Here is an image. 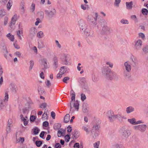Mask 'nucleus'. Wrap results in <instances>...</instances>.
Returning <instances> with one entry per match:
<instances>
[{"instance_id": "obj_1", "label": "nucleus", "mask_w": 148, "mask_h": 148, "mask_svg": "<svg viewBox=\"0 0 148 148\" xmlns=\"http://www.w3.org/2000/svg\"><path fill=\"white\" fill-rule=\"evenodd\" d=\"M102 71V74L107 79L112 80L118 79L117 74L108 67H103Z\"/></svg>"}, {"instance_id": "obj_2", "label": "nucleus", "mask_w": 148, "mask_h": 148, "mask_svg": "<svg viewBox=\"0 0 148 148\" xmlns=\"http://www.w3.org/2000/svg\"><path fill=\"white\" fill-rule=\"evenodd\" d=\"M71 100L70 103V112L71 114L73 113L75 110L78 111L79 109V103L78 100L75 101V96H72Z\"/></svg>"}, {"instance_id": "obj_3", "label": "nucleus", "mask_w": 148, "mask_h": 148, "mask_svg": "<svg viewBox=\"0 0 148 148\" xmlns=\"http://www.w3.org/2000/svg\"><path fill=\"white\" fill-rule=\"evenodd\" d=\"M120 132L122 136L125 138H127L131 134V131L126 127H122L120 130Z\"/></svg>"}, {"instance_id": "obj_4", "label": "nucleus", "mask_w": 148, "mask_h": 148, "mask_svg": "<svg viewBox=\"0 0 148 148\" xmlns=\"http://www.w3.org/2000/svg\"><path fill=\"white\" fill-rule=\"evenodd\" d=\"M147 128V126L145 124H141L133 127L134 129L136 130H138L142 132H144L146 130Z\"/></svg>"}, {"instance_id": "obj_5", "label": "nucleus", "mask_w": 148, "mask_h": 148, "mask_svg": "<svg viewBox=\"0 0 148 148\" xmlns=\"http://www.w3.org/2000/svg\"><path fill=\"white\" fill-rule=\"evenodd\" d=\"M45 12L46 14L48 17L50 18H51L56 14V11L54 8H52L49 10H45Z\"/></svg>"}, {"instance_id": "obj_6", "label": "nucleus", "mask_w": 148, "mask_h": 148, "mask_svg": "<svg viewBox=\"0 0 148 148\" xmlns=\"http://www.w3.org/2000/svg\"><path fill=\"white\" fill-rule=\"evenodd\" d=\"M134 49L137 51H138L140 49L142 46V41L140 39L136 40L134 41Z\"/></svg>"}, {"instance_id": "obj_7", "label": "nucleus", "mask_w": 148, "mask_h": 148, "mask_svg": "<svg viewBox=\"0 0 148 148\" xmlns=\"http://www.w3.org/2000/svg\"><path fill=\"white\" fill-rule=\"evenodd\" d=\"M127 118L125 116L122 115L121 114H115L114 116V120L117 119L120 122H123V119H126Z\"/></svg>"}, {"instance_id": "obj_8", "label": "nucleus", "mask_w": 148, "mask_h": 148, "mask_svg": "<svg viewBox=\"0 0 148 148\" xmlns=\"http://www.w3.org/2000/svg\"><path fill=\"white\" fill-rule=\"evenodd\" d=\"M78 23L80 29L83 32L87 28H86V25L83 20H79L78 21Z\"/></svg>"}, {"instance_id": "obj_9", "label": "nucleus", "mask_w": 148, "mask_h": 148, "mask_svg": "<svg viewBox=\"0 0 148 148\" xmlns=\"http://www.w3.org/2000/svg\"><path fill=\"white\" fill-rule=\"evenodd\" d=\"M32 104V102L28 103L26 105V107L23 109V112L24 114H28L29 109L31 108V105Z\"/></svg>"}, {"instance_id": "obj_10", "label": "nucleus", "mask_w": 148, "mask_h": 148, "mask_svg": "<svg viewBox=\"0 0 148 148\" xmlns=\"http://www.w3.org/2000/svg\"><path fill=\"white\" fill-rule=\"evenodd\" d=\"M110 28L105 24L103 26L101 32L102 34H105L110 32Z\"/></svg>"}, {"instance_id": "obj_11", "label": "nucleus", "mask_w": 148, "mask_h": 148, "mask_svg": "<svg viewBox=\"0 0 148 148\" xmlns=\"http://www.w3.org/2000/svg\"><path fill=\"white\" fill-rule=\"evenodd\" d=\"M114 115L113 112L111 111H109L107 113V116L111 122L114 121Z\"/></svg>"}, {"instance_id": "obj_12", "label": "nucleus", "mask_w": 148, "mask_h": 148, "mask_svg": "<svg viewBox=\"0 0 148 148\" xmlns=\"http://www.w3.org/2000/svg\"><path fill=\"white\" fill-rule=\"evenodd\" d=\"M100 127V125L99 123L95 124L93 126L92 130L91 131V132L92 133V136L94 138L95 137H96V135H95V136L93 135V130H95V131H98V130H99Z\"/></svg>"}, {"instance_id": "obj_13", "label": "nucleus", "mask_w": 148, "mask_h": 148, "mask_svg": "<svg viewBox=\"0 0 148 148\" xmlns=\"http://www.w3.org/2000/svg\"><path fill=\"white\" fill-rule=\"evenodd\" d=\"M124 66L125 67V69L124 70L131 71L132 70V66H131L129 64L128 62H125L124 64Z\"/></svg>"}, {"instance_id": "obj_14", "label": "nucleus", "mask_w": 148, "mask_h": 148, "mask_svg": "<svg viewBox=\"0 0 148 148\" xmlns=\"http://www.w3.org/2000/svg\"><path fill=\"white\" fill-rule=\"evenodd\" d=\"M130 71H126L124 70L123 71L124 77L126 79H129L130 77Z\"/></svg>"}, {"instance_id": "obj_15", "label": "nucleus", "mask_w": 148, "mask_h": 148, "mask_svg": "<svg viewBox=\"0 0 148 148\" xmlns=\"http://www.w3.org/2000/svg\"><path fill=\"white\" fill-rule=\"evenodd\" d=\"M17 20V15L16 14H15L12 18L11 22V25H10V27H12V25H14L15 24Z\"/></svg>"}, {"instance_id": "obj_16", "label": "nucleus", "mask_w": 148, "mask_h": 148, "mask_svg": "<svg viewBox=\"0 0 148 148\" xmlns=\"http://www.w3.org/2000/svg\"><path fill=\"white\" fill-rule=\"evenodd\" d=\"M134 108L132 106H130L127 107L126 110V113L128 114L134 112Z\"/></svg>"}, {"instance_id": "obj_17", "label": "nucleus", "mask_w": 148, "mask_h": 148, "mask_svg": "<svg viewBox=\"0 0 148 148\" xmlns=\"http://www.w3.org/2000/svg\"><path fill=\"white\" fill-rule=\"evenodd\" d=\"M78 81L81 85L84 84L87 82L86 79L85 77H80L78 79Z\"/></svg>"}, {"instance_id": "obj_18", "label": "nucleus", "mask_w": 148, "mask_h": 148, "mask_svg": "<svg viewBox=\"0 0 148 148\" xmlns=\"http://www.w3.org/2000/svg\"><path fill=\"white\" fill-rule=\"evenodd\" d=\"M82 89L84 90L85 91H87L89 90V88L87 82L83 84L81 86Z\"/></svg>"}, {"instance_id": "obj_19", "label": "nucleus", "mask_w": 148, "mask_h": 148, "mask_svg": "<svg viewBox=\"0 0 148 148\" xmlns=\"http://www.w3.org/2000/svg\"><path fill=\"white\" fill-rule=\"evenodd\" d=\"M126 8L128 10L132 9V8L133 2L131 1L129 2H126Z\"/></svg>"}, {"instance_id": "obj_20", "label": "nucleus", "mask_w": 148, "mask_h": 148, "mask_svg": "<svg viewBox=\"0 0 148 148\" xmlns=\"http://www.w3.org/2000/svg\"><path fill=\"white\" fill-rule=\"evenodd\" d=\"M37 32V30L34 27L32 28L30 31L29 33L30 35L33 36L36 34Z\"/></svg>"}, {"instance_id": "obj_21", "label": "nucleus", "mask_w": 148, "mask_h": 148, "mask_svg": "<svg viewBox=\"0 0 148 148\" xmlns=\"http://www.w3.org/2000/svg\"><path fill=\"white\" fill-rule=\"evenodd\" d=\"M41 64L43 65L44 69H46L47 68V60L46 59L43 58L41 60Z\"/></svg>"}, {"instance_id": "obj_22", "label": "nucleus", "mask_w": 148, "mask_h": 148, "mask_svg": "<svg viewBox=\"0 0 148 148\" xmlns=\"http://www.w3.org/2000/svg\"><path fill=\"white\" fill-rule=\"evenodd\" d=\"M68 69L66 66H62L60 69V72L62 74H64L67 71Z\"/></svg>"}, {"instance_id": "obj_23", "label": "nucleus", "mask_w": 148, "mask_h": 148, "mask_svg": "<svg viewBox=\"0 0 148 148\" xmlns=\"http://www.w3.org/2000/svg\"><path fill=\"white\" fill-rule=\"evenodd\" d=\"M45 46L44 43L42 40H40L38 42V48L39 49H42Z\"/></svg>"}, {"instance_id": "obj_24", "label": "nucleus", "mask_w": 148, "mask_h": 148, "mask_svg": "<svg viewBox=\"0 0 148 148\" xmlns=\"http://www.w3.org/2000/svg\"><path fill=\"white\" fill-rule=\"evenodd\" d=\"M70 119V115L69 114H66L64 117V122L65 123H67L69 122Z\"/></svg>"}, {"instance_id": "obj_25", "label": "nucleus", "mask_w": 148, "mask_h": 148, "mask_svg": "<svg viewBox=\"0 0 148 148\" xmlns=\"http://www.w3.org/2000/svg\"><path fill=\"white\" fill-rule=\"evenodd\" d=\"M136 119L134 118H133L130 119H128L127 121L130 124L133 125H135Z\"/></svg>"}, {"instance_id": "obj_26", "label": "nucleus", "mask_w": 148, "mask_h": 148, "mask_svg": "<svg viewBox=\"0 0 148 148\" xmlns=\"http://www.w3.org/2000/svg\"><path fill=\"white\" fill-rule=\"evenodd\" d=\"M98 16V14L97 13L95 12V16L94 17V21H91V22L92 23H93V24L96 25H97V18Z\"/></svg>"}, {"instance_id": "obj_27", "label": "nucleus", "mask_w": 148, "mask_h": 148, "mask_svg": "<svg viewBox=\"0 0 148 148\" xmlns=\"http://www.w3.org/2000/svg\"><path fill=\"white\" fill-rule=\"evenodd\" d=\"M5 96L3 99V101L5 103L7 102L8 101L9 98V95L7 91H6L5 92Z\"/></svg>"}, {"instance_id": "obj_28", "label": "nucleus", "mask_w": 148, "mask_h": 148, "mask_svg": "<svg viewBox=\"0 0 148 148\" xmlns=\"http://www.w3.org/2000/svg\"><path fill=\"white\" fill-rule=\"evenodd\" d=\"M48 110L47 109H46L45 110L44 113L42 115V119H44L45 118V117H44V115H45L47 116V118L48 117Z\"/></svg>"}, {"instance_id": "obj_29", "label": "nucleus", "mask_w": 148, "mask_h": 148, "mask_svg": "<svg viewBox=\"0 0 148 148\" xmlns=\"http://www.w3.org/2000/svg\"><path fill=\"white\" fill-rule=\"evenodd\" d=\"M7 37L12 41H14V36L13 35H12L10 33H9L7 34Z\"/></svg>"}, {"instance_id": "obj_30", "label": "nucleus", "mask_w": 148, "mask_h": 148, "mask_svg": "<svg viewBox=\"0 0 148 148\" xmlns=\"http://www.w3.org/2000/svg\"><path fill=\"white\" fill-rule=\"evenodd\" d=\"M55 41L56 46L57 48L59 49H61L62 47V45L59 42L58 40H56Z\"/></svg>"}, {"instance_id": "obj_31", "label": "nucleus", "mask_w": 148, "mask_h": 148, "mask_svg": "<svg viewBox=\"0 0 148 148\" xmlns=\"http://www.w3.org/2000/svg\"><path fill=\"white\" fill-rule=\"evenodd\" d=\"M34 62L33 60H31L30 61V66L29 68V71H31L34 66Z\"/></svg>"}, {"instance_id": "obj_32", "label": "nucleus", "mask_w": 148, "mask_h": 148, "mask_svg": "<svg viewBox=\"0 0 148 148\" xmlns=\"http://www.w3.org/2000/svg\"><path fill=\"white\" fill-rule=\"evenodd\" d=\"M142 13L144 15H148V10L146 8H143L142 9Z\"/></svg>"}, {"instance_id": "obj_33", "label": "nucleus", "mask_w": 148, "mask_h": 148, "mask_svg": "<svg viewBox=\"0 0 148 148\" xmlns=\"http://www.w3.org/2000/svg\"><path fill=\"white\" fill-rule=\"evenodd\" d=\"M23 34V32L21 31V30H19L17 32V35L18 36L20 40L22 39V38L21 36V35Z\"/></svg>"}, {"instance_id": "obj_34", "label": "nucleus", "mask_w": 148, "mask_h": 148, "mask_svg": "<svg viewBox=\"0 0 148 148\" xmlns=\"http://www.w3.org/2000/svg\"><path fill=\"white\" fill-rule=\"evenodd\" d=\"M143 51L145 53H148V45H146L143 47L142 49Z\"/></svg>"}, {"instance_id": "obj_35", "label": "nucleus", "mask_w": 148, "mask_h": 148, "mask_svg": "<svg viewBox=\"0 0 148 148\" xmlns=\"http://www.w3.org/2000/svg\"><path fill=\"white\" fill-rule=\"evenodd\" d=\"M77 134H78V132L76 130H75L74 132L72 133V134L73 136V138H75V139L77 138L78 137V135H77Z\"/></svg>"}, {"instance_id": "obj_36", "label": "nucleus", "mask_w": 148, "mask_h": 148, "mask_svg": "<svg viewBox=\"0 0 148 148\" xmlns=\"http://www.w3.org/2000/svg\"><path fill=\"white\" fill-rule=\"evenodd\" d=\"M37 36L40 38H42L43 36V33L42 31H40L37 34Z\"/></svg>"}, {"instance_id": "obj_37", "label": "nucleus", "mask_w": 148, "mask_h": 148, "mask_svg": "<svg viewBox=\"0 0 148 148\" xmlns=\"http://www.w3.org/2000/svg\"><path fill=\"white\" fill-rule=\"evenodd\" d=\"M132 60L134 64H133L134 66H136V63L137 62V60L136 58L134 57L132 58Z\"/></svg>"}, {"instance_id": "obj_38", "label": "nucleus", "mask_w": 148, "mask_h": 148, "mask_svg": "<svg viewBox=\"0 0 148 148\" xmlns=\"http://www.w3.org/2000/svg\"><path fill=\"white\" fill-rule=\"evenodd\" d=\"M42 143V141L37 140L35 142L36 145L38 147H40Z\"/></svg>"}, {"instance_id": "obj_39", "label": "nucleus", "mask_w": 148, "mask_h": 148, "mask_svg": "<svg viewBox=\"0 0 148 148\" xmlns=\"http://www.w3.org/2000/svg\"><path fill=\"white\" fill-rule=\"evenodd\" d=\"M12 1L10 0L8 1L7 4V7L8 9L9 10L10 9L11 6L12 5Z\"/></svg>"}, {"instance_id": "obj_40", "label": "nucleus", "mask_w": 148, "mask_h": 148, "mask_svg": "<svg viewBox=\"0 0 148 148\" xmlns=\"http://www.w3.org/2000/svg\"><path fill=\"white\" fill-rule=\"evenodd\" d=\"M121 23L123 24H128L129 23L128 21L126 19H122L121 20Z\"/></svg>"}, {"instance_id": "obj_41", "label": "nucleus", "mask_w": 148, "mask_h": 148, "mask_svg": "<svg viewBox=\"0 0 148 148\" xmlns=\"http://www.w3.org/2000/svg\"><path fill=\"white\" fill-rule=\"evenodd\" d=\"M54 65L56 68L58 66V60L56 58H55L54 59Z\"/></svg>"}, {"instance_id": "obj_42", "label": "nucleus", "mask_w": 148, "mask_h": 148, "mask_svg": "<svg viewBox=\"0 0 148 148\" xmlns=\"http://www.w3.org/2000/svg\"><path fill=\"white\" fill-rule=\"evenodd\" d=\"M121 1V0H115L114 5L116 6L119 7Z\"/></svg>"}, {"instance_id": "obj_43", "label": "nucleus", "mask_w": 148, "mask_h": 148, "mask_svg": "<svg viewBox=\"0 0 148 148\" xmlns=\"http://www.w3.org/2000/svg\"><path fill=\"white\" fill-rule=\"evenodd\" d=\"M5 15V11L2 10H0V17H2Z\"/></svg>"}, {"instance_id": "obj_44", "label": "nucleus", "mask_w": 148, "mask_h": 148, "mask_svg": "<svg viewBox=\"0 0 148 148\" xmlns=\"http://www.w3.org/2000/svg\"><path fill=\"white\" fill-rule=\"evenodd\" d=\"M35 5L34 3H32V4L31 7H30V10L32 12H33L35 10Z\"/></svg>"}, {"instance_id": "obj_45", "label": "nucleus", "mask_w": 148, "mask_h": 148, "mask_svg": "<svg viewBox=\"0 0 148 148\" xmlns=\"http://www.w3.org/2000/svg\"><path fill=\"white\" fill-rule=\"evenodd\" d=\"M61 126L60 124L57 123L54 125V127L56 129H59L60 128Z\"/></svg>"}, {"instance_id": "obj_46", "label": "nucleus", "mask_w": 148, "mask_h": 148, "mask_svg": "<svg viewBox=\"0 0 148 148\" xmlns=\"http://www.w3.org/2000/svg\"><path fill=\"white\" fill-rule=\"evenodd\" d=\"M92 80L95 82H97L98 80V79L96 77L95 75L93 74L92 76Z\"/></svg>"}, {"instance_id": "obj_47", "label": "nucleus", "mask_w": 148, "mask_h": 148, "mask_svg": "<svg viewBox=\"0 0 148 148\" xmlns=\"http://www.w3.org/2000/svg\"><path fill=\"white\" fill-rule=\"evenodd\" d=\"M39 131V130L37 127H36L34 129L33 132L34 134L37 135L38 134Z\"/></svg>"}, {"instance_id": "obj_48", "label": "nucleus", "mask_w": 148, "mask_h": 148, "mask_svg": "<svg viewBox=\"0 0 148 148\" xmlns=\"http://www.w3.org/2000/svg\"><path fill=\"white\" fill-rule=\"evenodd\" d=\"M47 106V104L46 103H42L40 106V107L41 108H45Z\"/></svg>"}, {"instance_id": "obj_49", "label": "nucleus", "mask_w": 148, "mask_h": 148, "mask_svg": "<svg viewBox=\"0 0 148 148\" xmlns=\"http://www.w3.org/2000/svg\"><path fill=\"white\" fill-rule=\"evenodd\" d=\"M65 139V140L67 142H68L69 141V140L70 139V136L69 134H67L64 137Z\"/></svg>"}, {"instance_id": "obj_50", "label": "nucleus", "mask_w": 148, "mask_h": 148, "mask_svg": "<svg viewBox=\"0 0 148 148\" xmlns=\"http://www.w3.org/2000/svg\"><path fill=\"white\" fill-rule=\"evenodd\" d=\"M86 99V97L85 95L83 94H81V99L82 101H83Z\"/></svg>"}, {"instance_id": "obj_51", "label": "nucleus", "mask_w": 148, "mask_h": 148, "mask_svg": "<svg viewBox=\"0 0 148 148\" xmlns=\"http://www.w3.org/2000/svg\"><path fill=\"white\" fill-rule=\"evenodd\" d=\"M63 132L62 131H60V130H59L58 131V137H60L62 135L63 136Z\"/></svg>"}, {"instance_id": "obj_52", "label": "nucleus", "mask_w": 148, "mask_h": 148, "mask_svg": "<svg viewBox=\"0 0 148 148\" xmlns=\"http://www.w3.org/2000/svg\"><path fill=\"white\" fill-rule=\"evenodd\" d=\"M82 128L83 130H84L88 134L89 133L90 131L86 126H84L82 127Z\"/></svg>"}, {"instance_id": "obj_53", "label": "nucleus", "mask_w": 148, "mask_h": 148, "mask_svg": "<svg viewBox=\"0 0 148 148\" xmlns=\"http://www.w3.org/2000/svg\"><path fill=\"white\" fill-rule=\"evenodd\" d=\"M69 77H65L63 79V81L65 83H67V81L69 80Z\"/></svg>"}, {"instance_id": "obj_54", "label": "nucleus", "mask_w": 148, "mask_h": 148, "mask_svg": "<svg viewBox=\"0 0 148 148\" xmlns=\"http://www.w3.org/2000/svg\"><path fill=\"white\" fill-rule=\"evenodd\" d=\"M87 35H88V36L89 37L93 36V32L90 30L89 33Z\"/></svg>"}, {"instance_id": "obj_55", "label": "nucleus", "mask_w": 148, "mask_h": 148, "mask_svg": "<svg viewBox=\"0 0 148 148\" xmlns=\"http://www.w3.org/2000/svg\"><path fill=\"white\" fill-rule=\"evenodd\" d=\"M49 125V123L47 121H45L43 122V125L45 127H47Z\"/></svg>"}, {"instance_id": "obj_56", "label": "nucleus", "mask_w": 148, "mask_h": 148, "mask_svg": "<svg viewBox=\"0 0 148 148\" xmlns=\"http://www.w3.org/2000/svg\"><path fill=\"white\" fill-rule=\"evenodd\" d=\"M106 64L109 66V67L111 68L113 67V64L112 63L110 62H107L106 63Z\"/></svg>"}, {"instance_id": "obj_57", "label": "nucleus", "mask_w": 148, "mask_h": 148, "mask_svg": "<svg viewBox=\"0 0 148 148\" xmlns=\"http://www.w3.org/2000/svg\"><path fill=\"white\" fill-rule=\"evenodd\" d=\"M12 126V124L11 120H8V121L7 126L11 127Z\"/></svg>"}, {"instance_id": "obj_58", "label": "nucleus", "mask_w": 148, "mask_h": 148, "mask_svg": "<svg viewBox=\"0 0 148 148\" xmlns=\"http://www.w3.org/2000/svg\"><path fill=\"white\" fill-rule=\"evenodd\" d=\"M83 112L84 113H87L88 112V110L86 107H83L82 108Z\"/></svg>"}, {"instance_id": "obj_59", "label": "nucleus", "mask_w": 148, "mask_h": 148, "mask_svg": "<svg viewBox=\"0 0 148 148\" xmlns=\"http://www.w3.org/2000/svg\"><path fill=\"white\" fill-rule=\"evenodd\" d=\"M46 84L47 86L49 88L51 85V83L50 82V81L49 80H47V81L46 82Z\"/></svg>"}, {"instance_id": "obj_60", "label": "nucleus", "mask_w": 148, "mask_h": 148, "mask_svg": "<svg viewBox=\"0 0 148 148\" xmlns=\"http://www.w3.org/2000/svg\"><path fill=\"white\" fill-rule=\"evenodd\" d=\"M90 30L88 29V28L84 30V32L85 33V34L87 36H88V34L89 33V32H90Z\"/></svg>"}, {"instance_id": "obj_61", "label": "nucleus", "mask_w": 148, "mask_h": 148, "mask_svg": "<svg viewBox=\"0 0 148 148\" xmlns=\"http://www.w3.org/2000/svg\"><path fill=\"white\" fill-rule=\"evenodd\" d=\"M35 119L36 118L35 116L33 115L31 116L30 118V121L32 122L34 121Z\"/></svg>"}, {"instance_id": "obj_62", "label": "nucleus", "mask_w": 148, "mask_h": 148, "mask_svg": "<svg viewBox=\"0 0 148 148\" xmlns=\"http://www.w3.org/2000/svg\"><path fill=\"white\" fill-rule=\"evenodd\" d=\"M55 147L56 148H61V146L59 143H57L55 144Z\"/></svg>"}, {"instance_id": "obj_63", "label": "nucleus", "mask_w": 148, "mask_h": 148, "mask_svg": "<svg viewBox=\"0 0 148 148\" xmlns=\"http://www.w3.org/2000/svg\"><path fill=\"white\" fill-rule=\"evenodd\" d=\"M99 142H96L94 144V146L95 148H99Z\"/></svg>"}, {"instance_id": "obj_64", "label": "nucleus", "mask_w": 148, "mask_h": 148, "mask_svg": "<svg viewBox=\"0 0 148 148\" xmlns=\"http://www.w3.org/2000/svg\"><path fill=\"white\" fill-rule=\"evenodd\" d=\"M79 143H75L74 145V148H79Z\"/></svg>"}]
</instances>
